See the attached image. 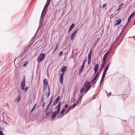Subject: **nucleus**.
<instances>
[{"mask_svg": "<svg viewBox=\"0 0 135 135\" xmlns=\"http://www.w3.org/2000/svg\"><path fill=\"white\" fill-rule=\"evenodd\" d=\"M50 92H48V93L46 94V96L47 97H48L50 95Z\"/></svg>", "mask_w": 135, "mask_h": 135, "instance_id": "nucleus-43", "label": "nucleus"}, {"mask_svg": "<svg viewBox=\"0 0 135 135\" xmlns=\"http://www.w3.org/2000/svg\"><path fill=\"white\" fill-rule=\"evenodd\" d=\"M45 102L43 103L42 105V107H44V105L45 104Z\"/></svg>", "mask_w": 135, "mask_h": 135, "instance_id": "nucleus-51", "label": "nucleus"}, {"mask_svg": "<svg viewBox=\"0 0 135 135\" xmlns=\"http://www.w3.org/2000/svg\"><path fill=\"white\" fill-rule=\"evenodd\" d=\"M97 44V43H96L94 42L93 44L92 45V49H93L94 47L95 46H96V44Z\"/></svg>", "mask_w": 135, "mask_h": 135, "instance_id": "nucleus-32", "label": "nucleus"}, {"mask_svg": "<svg viewBox=\"0 0 135 135\" xmlns=\"http://www.w3.org/2000/svg\"><path fill=\"white\" fill-rule=\"evenodd\" d=\"M57 103V102L56 100H55L53 104V105L54 106Z\"/></svg>", "mask_w": 135, "mask_h": 135, "instance_id": "nucleus-39", "label": "nucleus"}, {"mask_svg": "<svg viewBox=\"0 0 135 135\" xmlns=\"http://www.w3.org/2000/svg\"><path fill=\"white\" fill-rule=\"evenodd\" d=\"M60 108L57 109L56 111V113L57 114H58L60 112Z\"/></svg>", "mask_w": 135, "mask_h": 135, "instance_id": "nucleus-31", "label": "nucleus"}, {"mask_svg": "<svg viewBox=\"0 0 135 135\" xmlns=\"http://www.w3.org/2000/svg\"><path fill=\"white\" fill-rule=\"evenodd\" d=\"M47 80L46 79H44L43 80V84H47Z\"/></svg>", "mask_w": 135, "mask_h": 135, "instance_id": "nucleus-23", "label": "nucleus"}, {"mask_svg": "<svg viewBox=\"0 0 135 135\" xmlns=\"http://www.w3.org/2000/svg\"><path fill=\"white\" fill-rule=\"evenodd\" d=\"M74 107H73V106L72 105V106L70 107L69 108V110H70L71 109H73Z\"/></svg>", "mask_w": 135, "mask_h": 135, "instance_id": "nucleus-46", "label": "nucleus"}, {"mask_svg": "<svg viewBox=\"0 0 135 135\" xmlns=\"http://www.w3.org/2000/svg\"><path fill=\"white\" fill-rule=\"evenodd\" d=\"M124 3H122L120 4L119 6L121 8V7L123 6Z\"/></svg>", "mask_w": 135, "mask_h": 135, "instance_id": "nucleus-41", "label": "nucleus"}, {"mask_svg": "<svg viewBox=\"0 0 135 135\" xmlns=\"http://www.w3.org/2000/svg\"><path fill=\"white\" fill-rule=\"evenodd\" d=\"M131 18V17H130V16H129V17L128 18V20L126 22L128 23L129 22V21H130Z\"/></svg>", "mask_w": 135, "mask_h": 135, "instance_id": "nucleus-40", "label": "nucleus"}, {"mask_svg": "<svg viewBox=\"0 0 135 135\" xmlns=\"http://www.w3.org/2000/svg\"><path fill=\"white\" fill-rule=\"evenodd\" d=\"M62 53H63V52H62V51H61L59 53V56H61L62 55Z\"/></svg>", "mask_w": 135, "mask_h": 135, "instance_id": "nucleus-42", "label": "nucleus"}, {"mask_svg": "<svg viewBox=\"0 0 135 135\" xmlns=\"http://www.w3.org/2000/svg\"><path fill=\"white\" fill-rule=\"evenodd\" d=\"M83 94H82L77 100V102L78 103L80 100H81L82 98Z\"/></svg>", "mask_w": 135, "mask_h": 135, "instance_id": "nucleus-21", "label": "nucleus"}, {"mask_svg": "<svg viewBox=\"0 0 135 135\" xmlns=\"http://www.w3.org/2000/svg\"><path fill=\"white\" fill-rule=\"evenodd\" d=\"M84 66L82 65L81 68L80 69L79 71V75L80 73L82 72L84 68Z\"/></svg>", "mask_w": 135, "mask_h": 135, "instance_id": "nucleus-18", "label": "nucleus"}, {"mask_svg": "<svg viewBox=\"0 0 135 135\" xmlns=\"http://www.w3.org/2000/svg\"><path fill=\"white\" fill-rule=\"evenodd\" d=\"M36 104H34V105L33 107L32 108V109L30 111V113H31L34 110V109L36 107Z\"/></svg>", "mask_w": 135, "mask_h": 135, "instance_id": "nucleus-19", "label": "nucleus"}, {"mask_svg": "<svg viewBox=\"0 0 135 135\" xmlns=\"http://www.w3.org/2000/svg\"><path fill=\"white\" fill-rule=\"evenodd\" d=\"M78 30L79 28H78L72 33V35H71L70 39L71 40H73L75 37Z\"/></svg>", "mask_w": 135, "mask_h": 135, "instance_id": "nucleus-7", "label": "nucleus"}, {"mask_svg": "<svg viewBox=\"0 0 135 135\" xmlns=\"http://www.w3.org/2000/svg\"><path fill=\"white\" fill-rule=\"evenodd\" d=\"M60 98V96H58V97L55 100H56L57 102H58L59 101Z\"/></svg>", "mask_w": 135, "mask_h": 135, "instance_id": "nucleus-27", "label": "nucleus"}, {"mask_svg": "<svg viewBox=\"0 0 135 135\" xmlns=\"http://www.w3.org/2000/svg\"><path fill=\"white\" fill-rule=\"evenodd\" d=\"M89 82L88 81H87L85 83L84 85L83 86L82 88L80 90V93H83L85 89L88 87L89 85Z\"/></svg>", "mask_w": 135, "mask_h": 135, "instance_id": "nucleus-5", "label": "nucleus"}, {"mask_svg": "<svg viewBox=\"0 0 135 135\" xmlns=\"http://www.w3.org/2000/svg\"><path fill=\"white\" fill-rule=\"evenodd\" d=\"M64 74V73H62L60 77V81L62 84L63 83V77Z\"/></svg>", "mask_w": 135, "mask_h": 135, "instance_id": "nucleus-11", "label": "nucleus"}, {"mask_svg": "<svg viewBox=\"0 0 135 135\" xmlns=\"http://www.w3.org/2000/svg\"><path fill=\"white\" fill-rule=\"evenodd\" d=\"M91 85H89L87 88L89 90L91 88Z\"/></svg>", "mask_w": 135, "mask_h": 135, "instance_id": "nucleus-45", "label": "nucleus"}, {"mask_svg": "<svg viewBox=\"0 0 135 135\" xmlns=\"http://www.w3.org/2000/svg\"><path fill=\"white\" fill-rule=\"evenodd\" d=\"M61 105V102H59V104H58V105L54 108V110H56V109H57L58 108H60Z\"/></svg>", "mask_w": 135, "mask_h": 135, "instance_id": "nucleus-17", "label": "nucleus"}, {"mask_svg": "<svg viewBox=\"0 0 135 135\" xmlns=\"http://www.w3.org/2000/svg\"><path fill=\"white\" fill-rule=\"evenodd\" d=\"M65 111V109H62V111L61 112V114H63L64 113Z\"/></svg>", "mask_w": 135, "mask_h": 135, "instance_id": "nucleus-34", "label": "nucleus"}, {"mask_svg": "<svg viewBox=\"0 0 135 135\" xmlns=\"http://www.w3.org/2000/svg\"><path fill=\"white\" fill-rule=\"evenodd\" d=\"M121 8L119 6V7L118 9H117V11H119L120 10V9Z\"/></svg>", "mask_w": 135, "mask_h": 135, "instance_id": "nucleus-54", "label": "nucleus"}, {"mask_svg": "<svg viewBox=\"0 0 135 135\" xmlns=\"http://www.w3.org/2000/svg\"><path fill=\"white\" fill-rule=\"evenodd\" d=\"M97 79L95 81L92 83V85H93V87L94 88L95 87V84L96 83L97 81Z\"/></svg>", "mask_w": 135, "mask_h": 135, "instance_id": "nucleus-36", "label": "nucleus"}, {"mask_svg": "<svg viewBox=\"0 0 135 135\" xmlns=\"http://www.w3.org/2000/svg\"><path fill=\"white\" fill-rule=\"evenodd\" d=\"M75 24L74 23H73L71 24L69 28L72 30V29L74 28L75 26Z\"/></svg>", "mask_w": 135, "mask_h": 135, "instance_id": "nucleus-25", "label": "nucleus"}, {"mask_svg": "<svg viewBox=\"0 0 135 135\" xmlns=\"http://www.w3.org/2000/svg\"><path fill=\"white\" fill-rule=\"evenodd\" d=\"M89 90V89H88L87 88L84 91V93H86V92H87V91H88Z\"/></svg>", "mask_w": 135, "mask_h": 135, "instance_id": "nucleus-44", "label": "nucleus"}, {"mask_svg": "<svg viewBox=\"0 0 135 135\" xmlns=\"http://www.w3.org/2000/svg\"><path fill=\"white\" fill-rule=\"evenodd\" d=\"M43 91H45V89H46L47 84H43Z\"/></svg>", "mask_w": 135, "mask_h": 135, "instance_id": "nucleus-22", "label": "nucleus"}, {"mask_svg": "<svg viewBox=\"0 0 135 135\" xmlns=\"http://www.w3.org/2000/svg\"><path fill=\"white\" fill-rule=\"evenodd\" d=\"M53 110H50L49 111H47L45 112L46 113L45 115H49L52 113Z\"/></svg>", "mask_w": 135, "mask_h": 135, "instance_id": "nucleus-15", "label": "nucleus"}, {"mask_svg": "<svg viewBox=\"0 0 135 135\" xmlns=\"http://www.w3.org/2000/svg\"><path fill=\"white\" fill-rule=\"evenodd\" d=\"M107 71H106L104 70L103 72V74L102 75V78H104L105 77V75L106 73V72Z\"/></svg>", "mask_w": 135, "mask_h": 135, "instance_id": "nucleus-20", "label": "nucleus"}, {"mask_svg": "<svg viewBox=\"0 0 135 135\" xmlns=\"http://www.w3.org/2000/svg\"><path fill=\"white\" fill-rule=\"evenodd\" d=\"M128 23L127 22L126 23V25H125V26L123 27V29H124L125 28H126L127 26H128Z\"/></svg>", "mask_w": 135, "mask_h": 135, "instance_id": "nucleus-33", "label": "nucleus"}, {"mask_svg": "<svg viewBox=\"0 0 135 135\" xmlns=\"http://www.w3.org/2000/svg\"><path fill=\"white\" fill-rule=\"evenodd\" d=\"M98 67H99V66H98V64H96L94 66V70L95 73H94V74L93 77L94 76L95 74L97 72V71L98 70Z\"/></svg>", "mask_w": 135, "mask_h": 135, "instance_id": "nucleus-10", "label": "nucleus"}, {"mask_svg": "<svg viewBox=\"0 0 135 135\" xmlns=\"http://www.w3.org/2000/svg\"><path fill=\"white\" fill-rule=\"evenodd\" d=\"M45 56V53H41L38 56L37 59V61L38 63L40 62L44 58Z\"/></svg>", "mask_w": 135, "mask_h": 135, "instance_id": "nucleus-6", "label": "nucleus"}, {"mask_svg": "<svg viewBox=\"0 0 135 135\" xmlns=\"http://www.w3.org/2000/svg\"><path fill=\"white\" fill-rule=\"evenodd\" d=\"M72 29H70V28H69V30L68 31V32H69Z\"/></svg>", "mask_w": 135, "mask_h": 135, "instance_id": "nucleus-60", "label": "nucleus"}, {"mask_svg": "<svg viewBox=\"0 0 135 135\" xmlns=\"http://www.w3.org/2000/svg\"><path fill=\"white\" fill-rule=\"evenodd\" d=\"M92 52V49H91L90 50V52L89 53L88 56V64H89L91 62V53Z\"/></svg>", "mask_w": 135, "mask_h": 135, "instance_id": "nucleus-9", "label": "nucleus"}, {"mask_svg": "<svg viewBox=\"0 0 135 135\" xmlns=\"http://www.w3.org/2000/svg\"><path fill=\"white\" fill-rule=\"evenodd\" d=\"M93 83L91 81L90 82H89V85H91V84H92V83Z\"/></svg>", "mask_w": 135, "mask_h": 135, "instance_id": "nucleus-56", "label": "nucleus"}, {"mask_svg": "<svg viewBox=\"0 0 135 135\" xmlns=\"http://www.w3.org/2000/svg\"><path fill=\"white\" fill-rule=\"evenodd\" d=\"M98 74H99V73L97 72L95 76V77L96 78H97V76H98Z\"/></svg>", "mask_w": 135, "mask_h": 135, "instance_id": "nucleus-48", "label": "nucleus"}, {"mask_svg": "<svg viewBox=\"0 0 135 135\" xmlns=\"http://www.w3.org/2000/svg\"><path fill=\"white\" fill-rule=\"evenodd\" d=\"M106 5V3H105L103 5V8H104L105 7V6Z\"/></svg>", "mask_w": 135, "mask_h": 135, "instance_id": "nucleus-59", "label": "nucleus"}, {"mask_svg": "<svg viewBox=\"0 0 135 135\" xmlns=\"http://www.w3.org/2000/svg\"><path fill=\"white\" fill-rule=\"evenodd\" d=\"M25 76L23 77V79L22 80L21 82V89L22 90H25V91H27V90L28 88V86H26L25 88Z\"/></svg>", "mask_w": 135, "mask_h": 135, "instance_id": "nucleus-2", "label": "nucleus"}, {"mask_svg": "<svg viewBox=\"0 0 135 135\" xmlns=\"http://www.w3.org/2000/svg\"><path fill=\"white\" fill-rule=\"evenodd\" d=\"M56 46L55 47V50H54V51L53 53V54L54 53V52H55V51H56V50L57 49V47L59 45V43H57L56 44Z\"/></svg>", "mask_w": 135, "mask_h": 135, "instance_id": "nucleus-26", "label": "nucleus"}, {"mask_svg": "<svg viewBox=\"0 0 135 135\" xmlns=\"http://www.w3.org/2000/svg\"><path fill=\"white\" fill-rule=\"evenodd\" d=\"M21 99V97L20 96L18 95L17 97L14 100V102H15L18 103Z\"/></svg>", "mask_w": 135, "mask_h": 135, "instance_id": "nucleus-12", "label": "nucleus"}, {"mask_svg": "<svg viewBox=\"0 0 135 135\" xmlns=\"http://www.w3.org/2000/svg\"><path fill=\"white\" fill-rule=\"evenodd\" d=\"M47 88L48 90V92H50V88L49 86H48Z\"/></svg>", "mask_w": 135, "mask_h": 135, "instance_id": "nucleus-53", "label": "nucleus"}, {"mask_svg": "<svg viewBox=\"0 0 135 135\" xmlns=\"http://www.w3.org/2000/svg\"><path fill=\"white\" fill-rule=\"evenodd\" d=\"M0 135H4V134H3V132L2 131L0 130Z\"/></svg>", "mask_w": 135, "mask_h": 135, "instance_id": "nucleus-47", "label": "nucleus"}, {"mask_svg": "<svg viewBox=\"0 0 135 135\" xmlns=\"http://www.w3.org/2000/svg\"><path fill=\"white\" fill-rule=\"evenodd\" d=\"M7 107H9V105H8V103H7Z\"/></svg>", "mask_w": 135, "mask_h": 135, "instance_id": "nucleus-63", "label": "nucleus"}, {"mask_svg": "<svg viewBox=\"0 0 135 135\" xmlns=\"http://www.w3.org/2000/svg\"><path fill=\"white\" fill-rule=\"evenodd\" d=\"M133 25H135V20L134 21V23L133 24Z\"/></svg>", "mask_w": 135, "mask_h": 135, "instance_id": "nucleus-64", "label": "nucleus"}, {"mask_svg": "<svg viewBox=\"0 0 135 135\" xmlns=\"http://www.w3.org/2000/svg\"><path fill=\"white\" fill-rule=\"evenodd\" d=\"M117 41H114L113 43V44H112V46H113V45H114V44H117Z\"/></svg>", "mask_w": 135, "mask_h": 135, "instance_id": "nucleus-49", "label": "nucleus"}, {"mask_svg": "<svg viewBox=\"0 0 135 135\" xmlns=\"http://www.w3.org/2000/svg\"><path fill=\"white\" fill-rule=\"evenodd\" d=\"M31 48V45H28L24 48L23 51L22 53L21 56L22 57L24 56H27V53L29 52V49Z\"/></svg>", "mask_w": 135, "mask_h": 135, "instance_id": "nucleus-3", "label": "nucleus"}, {"mask_svg": "<svg viewBox=\"0 0 135 135\" xmlns=\"http://www.w3.org/2000/svg\"><path fill=\"white\" fill-rule=\"evenodd\" d=\"M100 39V38L99 37L95 39V42L97 44V42L99 41Z\"/></svg>", "mask_w": 135, "mask_h": 135, "instance_id": "nucleus-29", "label": "nucleus"}, {"mask_svg": "<svg viewBox=\"0 0 135 135\" xmlns=\"http://www.w3.org/2000/svg\"><path fill=\"white\" fill-rule=\"evenodd\" d=\"M52 114L51 116V118L52 120L56 116L57 114L56 113V111H55L53 113H52Z\"/></svg>", "mask_w": 135, "mask_h": 135, "instance_id": "nucleus-13", "label": "nucleus"}, {"mask_svg": "<svg viewBox=\"0 0 135 135\" xmlns=\"http://www.w3.org/2000/svg\"><path fill=\"white\" fill-rule=\"evenodd\" d=\"M95 96H93L92 97V99H94L95 98Z\"/></svg>", "mask_w": 135, "mask_h": 135, "instance_id": "nucleus-61", "label": "nucleus"}, {"mask_svg": "<svg viewBox=\"0 0 135 135\" xmlns=\"http://www.w3.org/2000/svg\"><path fill=\"white\" fill-rule=\"evenodd\" d=\"M53 96H54L53 95L52 96L51 98V99L50 100V102H49V104L47 105L45 109V110H44L45 112H46V111H47L49 109V107H50V105L52 102V101Z\"/></svg>", "mask_w": 135, "mask_h": 135, "instance_id": "nucleus-8", "label": "nucleus"}, {"mask_svg": "<svg viewBox=\"0 0 135 135\" xmlns=\"http://www.w3.org/2000/svg\"><path fill=\"white\" fill-rule=\"evenodd\" d=\"M51 0H47V2L45 5L42 11V12L41 16V20H43L45 15V13L47 11V9H46L45 11V12L44 11H45V9L46 8H46H47L49 5V4H50V1Z\"/></svg>", "mask_w": 135, "mask_h": 135, "instance_id": "nucleus-1", "label": "nucleus"}, {"mask_svg": "<svg viewBox=\"0 0 135 135\" xmlns=\"http://www.w3.org/2000/svg\"><path fill=\"white\" fill-rule=\"evenodd\" d=\"M69 108H68L67 110H66V112H67V113H68L70 110H69Z\"/></svg>", "mask_w": 135, "mask_h": 135, "instance_id": "nucleus-52", "label": "nucleus"}, {"mask_svg": "<svg viewBox=\"0 0 135 135\" xmlns=\"http://www.w3.org/2000/svg\"><path fill=\"white\" fill-rule=\"evenodd\" d=\"M67 67L66 66H64L63 67H62L61 69V71L62 73H64L66 70Z\"/></svg>", "mask_w": 135, "mask_h": 135, "instance_id": "nucleus-14", "label": "nucleus"}, {"mask_svg": "<svg viewBox=\"0 0 135 135\" xmlns=\"http://www.w3.org/2000/svg\"><path fill=\"white\" fill-rule=\"evenodd\" d=\"M68 104L65 105V108H67L68 107Z\"/></svg>", "mask_w": 135, "mask_h": 135, "instance_id": "nucleus-58", "label": "nucleus"}, {"mask_svg": "<svg viewBox=\"0 0 135 135\" xmlns=\"http://www.w3.org/2000/svg\"><path fill=\"white\" fill-rule=\"evenodd\" d=\"M44 101V98H43V97H42V98L41 99V102H42Z\"/></svg>", "mask_w": 135, "mask_h": 135, "instance_id": "nucleus-55", "label": "nucleus"}, {"mask_svg": "<svg viewBox=\"0 0 135 135\" xmlns=\"http://www.w3.org/2000/svg\"><path fill=\"white\" fill-rule=\"evenodd\" d=\"M110 62L109 63H108V65H108V66H109V65H110Z\"/></svg>", "mask_w": 135, "mask_h": 135, "instance_id": "nucleus-62", "label": "nucleus"}, {"mask_svg": "<svg viewBox=\"0 0 135 135\" xmlns=\"http://www.w3.org/2000/svg\"><path fill=\"white\" fill-rule=\"evenodd\" d=\"M97 79V78H96L95 77H94V78H93V79H92L91 81L93 82H95V81H95V80H96V79Z\"/></svg>", "mask_w": 135, "mask_h": 135, "instance_id": "nucleus-35", "label": "nucleus"}, {"mask_svg": "<svg viewBox=\"0 0 135 135\" xmlns=\"http://www.w3.org/2000/svg\"><path fill=\"white\" fill-rule=\"evenodd\" d=\"M86 58H87L86 57L85 59L83 61V64L82 65V66H85V62H86Z\"/></svg>", "mask_w": 135, "mask_h": 135, "instance_id": "nucleus-24", "label": "nucleus"}, {"mask_svg": "<svg viewBox=\"0 0 135 135\" xmlns=\"http://www.w3.org/2000/svg\"><path fill=\"white\" fill-rule=\"evenodd\" d=\"M109 68V66H108V65H107L106 67L104 69V70L107 71Z\"/></svg>", "mask_w": 135, "mask_h": 135, "instance_id": "nucleus-38", "label": "nucleus"}, {"mask_svg": "<svg viewBox=\"0 0 135 135\" xmlns=\"http://www.w3.org/2000/svg\"><path fill=\"white\" fill-rule=\"evenodd\" d=\"M78 104V103L76 102V103L75 104V103H74L72 105L73 107H74L76 105H77V104Z\"/></svg>", "mask_w": 135, "mask_h": 135, "instance_id": "nucleus-37", "label": "nucleus"}, {"mask_svg": "<svg viewBox=\"0 0 135 135\" xmlns=\"http://www.w3.org/2000/svg\"><path fill=\"white\" fill-rule=\"evenodd\" d=\"M27 64V62H25L23 65V66L24 67L26 66V65Z\"/></svg>", "mask_w": 135, "mask_h": 135, "instance_id": "nucleus-50", "label": "nucleus"}, {"mask_svg": "<svg viewBox=\"0 0 135 135\" xmlns=\"http://www.w3.org/2000/svg\"><path fill=\"white\" fill-rule=\"evenodd\" d=\"M121 20L120 19H119L116 20V22L117 23L115 24V26L118 25L120 24L121 22Z\"/></svg>", "mask_w": 135, "mask_h": 135, "instance_id": "nucleus-16", "label": "nucleus"}, {"mask_svg": "<svg viewBox=\"0 0 135 135\" xmlns=\"http://www.w3.org/2000/svg\"><path fill=\"white\" fill-rule=\"evenodd\" d=\"M109 54V52L108 51L104 54L103 59V63L100 67V68L99 70H100L101 71L103 69V68L104 67L105 64V60L106 59V58L107 57V55L108 54Z\"/></svg>", "mask_w": 135, "mask_h": 135, "instance_id": "nucleus-4", "label": "nucleus"}, {"mask_svg": "<svg viewBox=\"0 0 135 135\" xmlns=\"http://www.w3.org/2000/svg\"><path fill=\"white\" fill-rule=\"evenodd\" d=\"M134 14V12H133L132 13V14L130 16H129L131 17V16L133 15Z\"/></svg>", "mask_w": 135, "mask_h": 135, "instance_id": "nucleus-57", "label": "nucleus"}, {"mask_svg": "<svg viewBox=\"0 0 135 135\" xmlns=\"http://www.w3.org/2000/svg\"><path fill=\"white\" fill-rule=\"evenodd\" d=\"M74 97L73 96L71 99V103H73V102H74Z\"/></svg>", "mask_w": 135, "mask_h": 135, "instance_id": "nucleus-28", "label": "nucleus"}, {"mask_svg": "<svg viewBox=\"0 0 135 135\" xmlns=\"http://www.w3.org/2000/svg\"><path fill=\"white\" fill-rule=\"evenodd\" d=\"M104 78L102 77L101 80L100 82V85L101 84L103 81Z\"/></svg>", "mask_w": 135, "mask_h": 135, "instance_id": "nucleus-30", "label": "nucleus"}]
</instances>
